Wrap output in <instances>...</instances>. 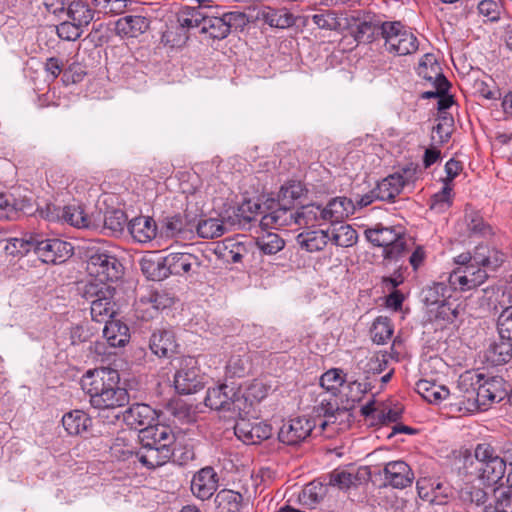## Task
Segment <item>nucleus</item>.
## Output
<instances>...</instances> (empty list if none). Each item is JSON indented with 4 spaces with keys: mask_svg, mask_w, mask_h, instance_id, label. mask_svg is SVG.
Wrapping results in <instances>:
<instances>
[{
    "mask_svg": "<svg viewBox=\"0 0 512 512\" xmlns=\"http://www.w3.org/2000/svg\"><path fill=\"white\" fill-rule=\"evenodd\" d=\"M163 229L168 237H178L186 232V221L180 214L166 217L163 220Z\"/></svg>",
    "mask_w": 512,
    "mask_h": 512,
    "instance_id": "61",
    "label": "nucleus"
},
{
    "mask_svg": "<svg viewBox=\"0 0 512 512\" xmlns=\"http://www.w3.org/2000/svg\"><path fill=\"white\" fill-rule=\"evenodd\" d=\"M418 74L423 79L432 82L433 84L438 83V76L445 77L441 71L440 66L433 59L432 55H425L421 60L418 68Z\"/></svg>",
    "mask_w": 512,
    "mask_h": 512,
    "instance_id": "54",
    "label": "nucleus"
},
{
    "mask_svg": "<svg viewBox=\"0 0 512 512\" xmlns=\"http://www.w3.org/2000/svg\"><path fill=\"white\" fill-rule=\"evenodd\" d=\"M34 253L44 263H62L72 256L73 246L58 238H43L36 234Z\"/></svg>",
    "mask_w": 512,
    "mask_h": 512,
    "instance_id": "10",
    "label": "nucleus"
},
{
    "mask_svg": "<svg viewBox=\"0 0 512 512\" xmlns=\"http://www.w3.org/2000/svg\"><path fill=\"white\" fill-rule=\"evenodd\" d=\"M91 418L82 410H73L62 417V424L70 435H81L91 426Z\"/></svg>",
    "mask_w": 512,
    "mask_h": 512,
    "instance_id": "36",
    "label": "nucleus"
},
{
    "mask_svg": "<svg viewBox=\"0 0 512 512\" xmlns=\"http://www.w3.org/2000/svg\"><path fill=\"white\" fill-rule=\"evenodd\" d=\"M127 222V217L122 210H112L105 214L104 226L112 232H121Z\"/></svg>",
    "mask_w": 512,
    "mask_h": 512,
    "instance_id": "63",
    "label": "nucleus"
},
{
    "mask_svg": "<svg viewBox=\"0 0 512 512\" xmlns=\"http://www.w3.org/2000/svg\"><path fill=\"white\" fill-rule=\"evenodd\" d=\"M416 391L427 402L437 404L449 396L447 387L422 379L416 383Z\"/></svg>",
    "mask_w": 512,
    "mask_h": 512,
    "instance_id": "38",
    "label": "nucleus"
},
{
    "mask_svg": "<svg viewBox=\"0 0 512 512\" xmlns=\"http://www.w3.org/2000/svg\"><path fill=\"white\" fill-rule=\"evenodd\" d=\"M483 512H512V490L495 489L492 502L484 507Z\"/></svg>",
    "mask_w": 512,
    "mask_h": 512,
    "instance_id": "47",
    "label": "nucleus"
},
{
    "mask_svg": "<svg viewBox=\"0 0 512 512\" xmlns=\"http://www.w3.org/2000/svg\"><path fill=\"white\" fill-rule=\"evenodd\" d=\"M357 239L358 235L356 230L348 224H342L329 232V241L336 246L350 247L357 242Z\"/></svg>",
    "mask_w": 512,
    "mask_h": 512,
    "instance_id": "46",
    "label": "nucleus"
},
{
    "mask_svg": "<svg viewBox=\"0 0 512 512\" xmlns=\"http://www.w3.org/2000/svg\"><path fill=\"white\" fill-rule=\"evenodd\" d=\"M123 421L131 429H138L142 426L151 425L153 420L154 410L146 404H134L124 411H120Z\"/></svg>",
    "mask_w": 512,
    "mask_h": 512,
    "instance_id": "22",
    "label": "nucleus"
},
{
    "mask_svg": "<svg viewBox=\"0 0 512 512\" xmlns=\"http://www.w3.org/2000/svg\"><path fill=\"white\" fill-rule=\"evenodd\" d=\"M95 12L96 9L92 10L86 2L81 0L71 2L67 9L69 19L75 21L82 28L90 24Z\"/></svg>",
    "mask_w": 512,
    "mask_h": 512,
    "instance_id": "42",
    "label": "nucleus"
},
{
    "mask_svg": "<svg viewBox=\"0 0 512 512\" xmlns=\"http://www.w3.org/2000/svg\"><path fill=\"white\" fill-rule=\"evenodd\" d=\"M418 495L421 499L428 502H439L436 499L437 496L433 495L435 489H441V481L429 477H423L418 479L417 483Z\"/></svg>",
    "mask_w": 512,
    "mask_h": 512,
    "instance_id": "57",
    "label": "nucleus"
},
{
    "mask_svg": "<svg viewBox=\"0 0 512 512\" xmlns=\"http://www.w3.org/2000/svg\"><path fill=\"white\" fill-rule=\"evenodd\" d=\"M345 27L358 43H371L382 38L388 21L371 12L354 11L345 19Z\"/></svg>",
    "mask_w": 512,
    "mask_h": 512,
    "instance_id": "3",
    "label": "nucleus"
},
{
    "mask_svg": "<svg viewBox=\"0 0 512 512\" xmlns=\"http://www.w3.org/2000/svg\"><path fill=\"white\" fill-rule=\"evenodd\" d=\"M240 387L226 383L208 388L205 405L215 410H226L240 413L243 410L245 400L239 399Z\"/></svg>",
    "mask_w": 512,
    "mask_h": 512,
    "instance_id": "9",
    "label": "nucleus"
},
{
    "mask_svg": "<svg viewBox=\"0 0 512 512\" xmlns=\"http://www.w3.org/2000/svg\"><path fill=\"white\" fill-rule=\"evenodd\" d=\"M297 241L308 252L321 251L329 241V231L318 230L300 233L297 236Z\"/></svg>",
    "mask_w": 512,
    "mask_h": 512,
    "instance_id": "40",
    "label": "nucleus"
},
{
    "mask_svg": "<svg viewBox=\"0 0 512 512\" xmlns=\"http://www.w3.org/2000/svg\"><path fill=\"white\" fill-rule=\"evenodd\" d=\"M61 217L62 221L76 228H89L93 225L81 205L71 204L62 207Z\"/></svg>",
    "mask_w": 512,
    "mask_h": 512,
    "instance_id": "41",
    "label": "nucleus"
},
{
    "mask_svg": "<svg viewBox=\"0 0 512 512\" xmlns=\"http://www.w3.org/2000/svg\"><path fill=\"white\" fill-rule=\"evenodd\" d=\"M358 477L353 472L346 469H336L329 474L328 485L337 486L340 489L349 488L358 481Z\"/></svg>",
    "mask_w": 512,
    "mask_h": 512,
    "instance_id": "59",
    "label": "nucleus"
},
{
    "mask_svg": "<svg viewBox=\"0 0 512 512\" xmlns=\"http://www.w3.org/2000/svg\"><path fill=\"white\" fill-rule=\"evenodd\" d=\"M270 211L265 213L260 225L263 229H280L295 225L294 209L280 201L273 202Z\"/></svg>",
    "mask_w": 512,
    "mask_h": 512,
    "instance_id": "19",
    "label": "nucleus"
},
{
    "mask_svg": "<svg viewBox=\"0 0 512 512\" xmlns=\"http://www.w3.org/2000/svg\"><path fill=\"white\" fill-rule=\"evenodd\" d=\"M382 39L387 51L399 56L415 53L419 46L417 37L400 21H388Z\"/></svg>",
    "mask_w": 512,
    "mask_h": 512,
    "instance_id": "8",
    "label": "nucleus"
},
{
    "mask_svg": "<svg viewBox=\"0 0 512 512\" xmlns=\"http://www.w3.org/2000/svg\"><path fill=\"white\" fill-rule=\"evenodd\" d=\"M319 416L325 419L320 423L324 430L327 426H334V430H344L349 427L352 414L347 407H340L334 395L324 397L316 408Z\"/></svg>",
    "mask_w": 512,
    "mask_h": 512,
    "instance_id": "11",
    "label": "nucleus"
},
{
    "mask_svg": "<svg viewBox=\"0 0 512 512\" xmlns=\"http://www.w3.org/2000/svg\"><path fill=\"white\" fill-rule=\"evenodd\" d=\"M128 230L131 236L138 242L145 243L156 236V224L148 216H139L133 218L128 223Z\"/></svg>",
    "mask_w": 512,
    "mask_h": 512,
    "instance_id": "31",
    "label": "nucleus"
},
{
    "mask_svg": "<svg viewBox=\"0 0 512 512\" xmlns=\"http://www.w3.org/2000/svg\"><path fill=\"white\" fill-rule=\"evenodd\" d=\"M401 183L398 175L391 174L377 184L374 188V195L381 201H393L403 189Z\"/></svg>",
    "mask_w": 512,
    "mask_h": 512,
    "instance_id": "39",
    "label": "nucleus"
},
{
    "mask_svg": "<svg viewBox=\"0 0 512 512\" xmlns=\"http://www.w3.org/2000/svg\"><path fill=\"white\" fill-rule=\"evenodd\" d=\"M214 502L218 512H243L247 506L242 494L231 489L220 490Z\"/></svg>",
    "mask_w": 512,
    "mask_h": 512,
    "instance_id": "30",
    "label": "nucleus"
},
{
    "mask_svg": "<svg viewBox=\"0 0 512 512\" xmlns=\"http://www.w3.org/2000/svg\"><path fill=\"white\" fill-rule=\"evenodd\" d=\"M314 428L311 420L304 417L290 419L281 426L278 438L287 445H297L304 441Z\"/></svg>",
    "mask_w": 512,
    "mask_h": 512,
    "instance_id": "15",
    "label": "nucleus"
},
{
    "mask_svg": "<svg viewBox=\"0 0 512 512\" xmlns=\"http://www.w3.org/2000/svg\"><path fill=\"white\" fill-rule=\"evenodd\" d=\"M312 22L320 29L338 30L341 22L333 11H324L311 16Z\"/></svg>",
    "mask_w": 512,
    "mask_h": 512,
    "instance_id": "60",
    "label": "nucleus"
},
{
    "mask_svg": "<svg viewBox=\"0 0 512 512\" xmlns=\"http://www.w3.org/2000/svg\"><path fill=\"white\" fill-rule=\"evenodd\" d=\"M87 270L99 285L118 280L122 275V264L110 251L93 247L88 251Z\"/></svg>",
    "mask_w": 512,
    "mask_h": 512,
    "instance_id": "4",
    "label": "nucleus"
},
{
    "mask_svg": "<svg viewBox=\"0 0 512 512\" xmlns=\"http://www.w3.org/2000/svg\"><path fill=\"white\" fill-rule=\"evenodd\" d=\"M294 215L295 225L299 227H314L326 223L323 217V206L316 203L302 205L294 210Z\"/></svg>",
    "mask_w": 512,
    "mask_h": 512,
    "instance_id": "27",
    "label": "nucleus"
},
{
    "mask_svg": "<svg viewBox=\"0 0 512 512\" xmlns=\"http://www.w3.org/2000/svg\"><path fill=\"white\" fill-rule=\"evenodd\" d=\"M327 485L319 481H312L305 485L298 500L301 505L314 509L319 503L323 501L327 494Z\"/></svg>",
    "mask_w": 512,
    "mask_h": 512,
    "instance_id": "35",
    "label": "nucleus"
},
{
    "mask_svg": "<svg viewBox=\"0 0 512 512\" xmlns=\"http://www.w3.org/2000/svg\"><path fill=\"white\" fill-rule=\"evenodd\" d=\"M82 296L90 302L93 321L105 324L111 321L116 314L113 290L110 286L88 283L83 287Z\"/></svg>",
    "mask_w": 512,
    "mask_h": 512,
    "instance_id": "5",
    "label": "nucleus"
},
{
    "mask_svg": "<svg viewBox=\"0 0 512 512\" xmlns=\"http://www.w3.org/2000/svg\"><path fill=\"white\" fill-rule=\"evenodd\" d=\"M97 13L120 15L125 12L127 0H91Z\"/></svg>",
    "mask_w": 512,
    "mask_h": 512,
    "instance_id": "58",
    "label": "nucleus"
},
{
    "mask_svg": "<svg viewBox=\"0 0 512 512\" xmlns=\"http://www.w3.org/2000/svg\"><path fill=\"white\" fill-rule=\"evenodd\" d=\"M231 31L222 17L208 15L202 33H208L213 39H224Z\"/></svg>",
    "mask_w": 512,
    "mask_h": 512,
    "instance_id": "50",
    "label": "nucleus"
},
{
    "mask_svg": "<svg viewBox=\"0 0 512 512\" xmlns=\"http://www.w3.org/2000/svg\"><path fill=\"white\" fill-rule=\"evenodd\" d=\"M174 386L176 391L183 395L195 393L204 387L203 377L192 359L175 373Z\"/></svg>",
    "mask_w": 512,
    "mask_h": 512,
    "instance_id": "16",
    "label": "nucleus"
},
{
    "mask_svg": "<svg viewBox=\"0 0 512 512\" xmlns=\"http://www.w3.org/2000/svg\"><path fill=\"white\" fill-rule=\"evenodd\" d=\"M452 185L445 183L443 188L431 196L430 209L438 213L446 211L452 204Z\"/></svg>",
    "mask_w": 512,
    "mask_h": 512,
    "instance_id": "55",
    "label": "nucleus"
},
{
    "mask_svg": "<svg viewBox=\"0 0 512 512\" xmlns=\"http://www.w3.org/2000/svg\"><path fill=\"white\" fill-rule=\"evenodd\" d=\"M103 335L111 347H122L130 338L127 325L115 320L105 323Z\"/></svg>",
    "mask_w": 512,
    "mask_h": 512,
    "instance_id": "37",
    "label": "nucleus"
},
{
    "mask_svg": "<svg viewBox=\"0 0 512 512\" xmlns=\"http://www.w3.org/2000/svg\"><path fill=\"white\" fill-rule=\"evenodd\" d=\"M474 456L478 478L484 484L493 485L503 478L506 472L505 465L491 445L478 444Z\"/></svg>",
    "mask_w": 512,
    "mask_h": 512,
    "instance_id": "6",
    "label": "nucleus"
},
{
    "mask_svg": "<svg viewBox=\"0 0 512 512\" xmlns=\"http://www.w3.org/2000/svg\"><path fill=\"white\" fill-rule=\"evenodd\" d=\"M141 445L160 448L161 445L174 453L173 444L176 441V436L172 429L164 424L149 425L139 430L138 435Z\"/></svg>",
    "mask_w": 512,
    "mask_h": 512,
    "instance_id": "12",
    "label": "nucleus"
},
{
    "mask_svg": "<svg viewBox=\"0 0 512 512\" xmlns=\"http://www.w3.org/2000/svg\"><path fill=\"white\" fill-rule=\"evenodd\" d=\"M393 328L390 320L387 317H378L373 322L371 327V336L375 343L384 344L391 338Z\"/></svg>",
    "mask_w": 512,
    "mask_h": 512,
    "instance_id": "51",
    "label": "nucleus"
},
{
    "mask_svg": "<svg viewBox=\"0 0 512 512\" xmlns=\"http://www.w3.org/2000/svg\"><path fill=\"white\" fill-rule=\"evenodd\" d=\"M199 3L198 7L185 6L179 13L178 21L182 27L195 28L205 25L208 14L202 11L203 8H208L209 0H196Z\"/></svg>",
    "mask_w": 512,
    "mask_h": 512,
    "instance_id": "28",
    "label": "nucleus"
},
{
    "mask_svg": "<svg viewBox=\"0 0 512 512\" xmlns=\"http://www.w3.org/2000/svg\"><path fill=\"white\" fill-rule=\"evenodd\" d=\"M385 480L393 488L403 489L410 486L414 480V473L404 461H392L384 467Z\"/></svg>",
    "mask_w": 512,
    "mask_h": 512,
    "instance_id": "21",
    "label": "nucleus"
},
{
    "mask_svg": "<svg viewBox=\"0 0 512 512\" xmlns=\"http://www.w3.org/2000/svg\"><path fill=\"white\" fill-rule=\"evenodd\" d=\"M81 387L103 423L115 424L120 418V408L129 404V393L120 386V376L115 369L100 367L87 371L81 379Z\"/></svg>",
    "mask_w": 512,
    "mask_h": 512,
    "instance_id": "1",
    "label": "nucleus"
},
{
    "mask_svg": "<svg viewBox=\"0 0 512 512\" xmlns=\"http://www.w3.org/2000/svg\"><path fill=\"white\" fill-rule=\"evenodd\" d=\"M458 497L464 504L482 505L487 500V493L480 487L465 484L458 491Z\"/></svg>",
    "mask_w": 512,
    "mask_h": 512,
    "instance_id": "53",
    "label": "nucleus"
},
{
    "mask_svg": "<svg viewBox=\"0 0 512 512\" xmlns=\"http://www.w3.org/2000/svg\"><path fill=\"white\" fill-rule=\"evenodd\" d=\"M488 278L487 271L475 265L458 267L449 276L454 289L468 291L482 285Z\"/></svg>",
    "mask_w": 512,
    "mask_h": 512,
    "instance_id": "13",
    "label": "nucleus"
},
{
    "mask_svg": "<svg viewBox=\"0 0 512 512\" xmlns=\"http://www.w3.org/2000/svg\"><path fill=\"white\" fill-rule=\"evenodd\" d=\"M366 238L373 245L383 247L386 260H398L406 252V241L400 230L377 225L365 231Z\"/></svg>",
    "mask_w": 512,
    "mask_h": 512,
    "instance_id": "7",
    "label": "nucleus"
},
{
    "mask_svg": "<svg viewBox=\"0 0 512 512\" xmlns=\"http://www.w3.org/2000/svg\"><path fill=\"white\" fill-rule=\"evenodd\" d=\"M58 36L67 41H76L79 39L83 33V28L78 26L77 23L73 20L64 21L60 23L57 27Z\"/></svg>",
    "mask_w": 512,
    "mask_h": 512,
    "instance_id": "62",
    "label": "nucleus"
},
{
    "mask_svg": "<svg viewBox=\"0 0 512 512\" xmlns=\"http://www.w3.org/2000/svg\"><path fill=\"white\" fill-rule=\"evenodd\" d=\"M35 236L36 234H29L22 238L8 239L4 249L7 254L13 256H23L30 251L34 252Z\"/></svg>",
    "mask_w": 512,
    "mask_h": 512,
    "instance_id": "48",
    "label": "nucleus"
},
{
    "mask_svg": "<svg viewBox=\"0 0 512 512\" xmlns=\"http://www.w3.org/2000/svg\"><path fill=\"white\" fill-rule=\"evenodd\" d=\"M141 271L150 280L160 281L167 278L165 256L156 254L145 256L140 261Z\"/></svg>",
    "mask_w": 512,
    "mask_h": 512,
    "instance_id": "33",
    "label": "nucleus"
},
{
    "mask_svg": "<svg viewBox=\"0 0 512 512\" xmlns=\"http://www.w3.org/2000/svg\"><path fill=\"white\" fill-rule=\"evenodd\" d=\"M497 329L501 338L512 340V306L506 307L499 315Z\"/></svg>",
    "mask_w": 512,
    "mask_h": 512,
    "instance_id": "64",
    "label": "nucleus"
},
{
    "mask_svg": "<svg viewBox=\"0 0 512 512\" xmlns=\"http://www.w3.org/2000/svg\"><path fill=\"white\" fill-rule=\"evenodd\" d=\"M235 435L239 440L248 445L261 443L271 436L272 428L263 422H250L246 419L237 421L234 427Z\"/></svg>",
    "mask_w": 512,
    "mask_h": 512,
    "instance_id": "17",
    "label": "nucleus"
},
{
    "mask_svg": "<svg viewBox=\"0 0 512 512\" xmlns=\"http://www.w3.org/2000/svg\"><path fill=\"white\" fill-rule=\"evenodd\" d=\"M218 482L219 477L214 468L206 466L193 475L191 491L198 499L207 500L216 492Z\"/></svg>",
    "mask_w": 512,
    "mask_h": 512,
    "instance_id": "18",
    "label": "nucleus"
},
{
    "mask_svg": "<svg viewBox=\"0 0 512 512\" xmlns=\"http://www.w3.org/2000/svg\"><path fill=\"white\" fill-rule=\"evenodd\" d=\"M167 266V276L169 275H184L188 273L193 265H198V258L193 254L170 253L165 256Z\"/></svg>",
    "mask_w": 512,
    "mask_h": 512,
    "instance_id": "32",
    "label": "nucleus"
},
{
    "mask_svg": "<svg viewBox=\"0 0 512 512\" xmlns=\"http://www.w3.org/2000/svg\"><path fill=\"white\" fill-rule=\"evenodd\" d=\"M512 340L501 338L489 345L485 351L486 360L492 365H503L512 358Z\"/></svg>",
    "mask_w": 512,
    "mask_h": 512,
    "instance_id": "34",
    "label": "nucleus"
},
{
    "mask_svg": "<svg viewBox=\"0 0 512 512\" xmlns=\"http://www.w3.org/2000/svg\"><path fill=\"white\" fill-rule=\"evenodd\" d=\"M258 15L266 24L275 28L285 29L295 24V17L287 8L265 6Z\"/></svg>",
    "mask_w": 512,
    "mask_h": 512,
    "instance_id": "25",
    "label": "nucleus"
},
{
    "mask_svg": "<svg viewBox=\"0 0 512 512\" xmlns=\"http://www.w3.org/2000/svg\"><path fill=\"white\" fill-rule=\"evenodd\" d=\"M249 363L246 353L232 355L226 365V374L229 377H243L248 372Z\"/></svg>",
    "mask_w": 512,
    "mask_h": 512,
    "instance_id": "56",
    "label": "nucleus"
},
{
    "mask_svg": "<svg viewBox=\"0 0 512 512\" xmlns=\"http://www.w3.org/2000/svg\"><path fill=\"white\" fill-rule=\"evenodd\" d=\"M123 459H129L132 456L142 464V466L148 469H155L157 467L163 466L173 457L174 453L168 452L166 448L162 445L160 448L141 445L139 450H126L123 451Z\"/></svg>",
    "mask_w": 512,
    "mask_h": 512,
    "instance_id": "14",
    "label": "nucleus"
},
{
    "mask_svg": "<svg viewBox=\"0 0 512 512\" xmlns=\"http://www.w3.org/2000/svg\"><path fill=\"white\" fill-rule=\"evenodd\" d=\"M306 190L301 182L290 181L284 184L278 193V201L290 206L295 200L300 199Z\"/></svg>",
    "mask_w": 512,
    "mask_h": 512,
    "instance_id": "52",
    "label": "nucleus"
},
{
    "mask_svg": "<svg viewBox=\"0 0 512 512\" xmlns=\"http://www.w3.org/2000/svg\"><path fill=\"white\" fill-rule=\"evenodd\" d=\"M149 28V21L140 15H129L119 18L115 31L120 36L137 37Z\"/></svg>",
    "mask_w": 512,
    "mask_h": 512,
    "instance_id": "26",
    "label": "nucleus"
},
{
    "mask_svg": "<svg viewBox=\"0 0 512 512\" xmlns=\"http://www.w3.org/2000/svg\"><path fill=\"white\" fill-rule=\"evenodd\" d=\"M249 246H253V243H245L238 238H226L221 243H218L216 250L226 261L238 263L248 255L250 251Z\"/></svg>",
    "mask_w": 512,
    "mask_h": 512,
    "instance_id": "23",
    "label": "nucleus"
},
{
    "mask_svg": "<svg viewBox=\"0 0 512 512\" xmlns=\"http://www.w3.org/2000/svg\"><path fill=\"white\" fill-rule=\"evenodd\" d=\"M354 211L355 205L351 199L345 196L334 197L323 206L324 221L330 224L342 223Z\"/></svg>",
    "mask_w": 512,
    "mask_h": 512,
    "instance_id": "20",
    "label": "nucleus"
},
{
    "mask_svg": "<svg viewBox=\"0 0 512 512\" xmlns=\"http://www.w3.org/2000/svg\"><path fill=\"white\" fill-rule=\"evenodd\" d=\"M253 244L265 255H274L285 246L284 240L278 234L272 232L259 236Z\"/></svg>",
    "mask_w": 512,
    "mask_h": 512,
    "instance_id": "49",
    "label": "nucleus"
},
{
    "mask_svg": "<svg viewBox=\"0 0 512 512\" xmlns=\"http://www.w3.org/2000/svg\"><path fill=\"white\" fill-rule=\"evenodd\" d=\"M458 388L464 393H476L473 402L467 407L471 412L486 411L493 404L499 403L508 392L504 387V380L501 377H490L484 379L482 374L465 373L460 376Z\"/></svg>",
    "mask_w": 512,
    "mask_h": 512,
    "instance_id": "2",
    "label": "nucleus"
},
{
    "mask_svg": "<svg viewBox=\"0 0 512 512\" xmlns=\"http://www.w3.org/2000/svg\"><path fill=\"white\" fill-rule=\"evenodd\" d=\"M451 285L443 282L433 283L422 291L423 301L428 306H434L447 301L451 296Z\"/></svg>",
    "mask_w": 512,
    "mask_h": 512,
    "instance_id": "43",
    "label": "nucleus"
},
{
    "mask_svg": "<svg viewBox=\"0 0 512 512\" xmlns=\"http://www.w3.org/2000/svg\"><path fill=\"white\" fill-rule=\"evenodd\" d=\"M240 387V397L239 399L245 400L243 404V410L245 411L248 407H250L254 402H260L264 398L267 397L269 392L271 391V385L267 384L263 380L254 379L251 382L247 383L244 389Z\"/></svg>",
    "mask_w": 512,
    "mask_h": 512,
    "instance_id": "29",
    "label": "nucleus"
},
{
    "mask_svg": "<svg viewBox=\"0 0 512 512\" xmlns=\"http://www.w3.org/2000/svg\"><path fill=\"white\" fill-rule=\"evenodd\" d=\"M24 208L22 201H17L10 193L0 192V219L15 220Z\"/></svg>",
    "mask_w": 512,
    "mask_h": 512,
    "instance_id": "45",
    "label": "nucleus"
},
{
    "mask_svg": "<svg viewBox=\"0 0 512 512\" xmlns=\"http://www.w3.org/2000/svg\"><path fill=\"white\" fill-rule=\"evenodd\" d=\"M196 231L201 238L213 239L224 235L227 232V227L222 219L206 218L198 222Z\"/></svg>",
    "mask_w": 512,
    "mask_h": 512,
    "instance_id": "44",
    "label": "nucleus"
},
{
    "mask_svg": "<svg viewBox=\"0 0 512 512\" xmlns=\"http://www.w3.org/2000/svg\"><path fill=\"white\" fill-rule=\"evenodd\" d=\"M149 347L159 357H170L177 351V343L172 331L159 330L151 335Z\"/></svg>",
    "mask_w": 512,
    "mask_h": 512,
    "instance_id": "24",
    "label": "nucleus"
}]
</instances>
